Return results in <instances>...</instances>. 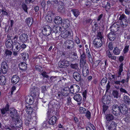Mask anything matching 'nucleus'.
I'll return each instance as SVG.
<instances>
[{
  "label": "nucleus",
  "instance_id": "obj_16",
  "mask_svg": "<svg viewBox=\"0 0 130 130\" xmlns=\"http://www.w3.org/2000/svg\"><path fill=\"white\" fill-rule=\"evenodd\" d=\"M13 121L15 122L14 124H15V126L17 127L21 128V127H22V122L21 119H20L19 118H18V119H16V121Z\"/></svg>",
  "mask_w": 130,
  "mask_h": 130
},
{
  "label": "nucleus",
  "instance_id": "obj_21",
  "mask_svg": "<svg viewBox=\"0 0 130 130\" xmlns=\"http://www.w3.org/2000/svg\"><path fill=\"white\" fill-rule=\"evenodd\" d=\"M33 19L32 18H27L25 20V23L29 27H30L32 23Z\"/></svg>",
  "mask_w": 130,
  "mask_h": 130
},
{
  "label": "nucleus",
  "instance_id": "obj_1",
  "mask_svg": "<svg viewBox=\"0 0 130 130\" xmlns=\"http://www.w3.org/2000/svg\"><path fill=\"white\" fill-rule=\"evenodd\" d=\"M128 112L127 106L125 104H121L119 106L117 105H114V115L118 116L120 113L125 115Z\"/></svg>",
  "mask_w": 130,
  "mask_h": 130
},
{
  "label": "nucleus",
  "instance_id": "obj_43",
  "mask_svg": "<svg viewBox=\"0 0 130 130\" xmlns=\"http://www.w3.org/2000/svg\"><path fill=\"white\" fill-rule=\"evenodd\" d=\"M107 79V78L106 77H103L101 80V84L102 86L104 85L106 83Z\"/></svg>",
  "mask_w": 130,
  "mask_h": 130
},
{
  "label": "nucleus",
  "instance_id": "obj_32",
  "mask_svg": "<svg viewBox=\"0 0 130 130\" xmlns=\"http://www.w3.org/2000/svg\"><path fill=\"white\" fill-rule=\"evenodd\" d=\"M13 46L15 48V49L16 50H20L21 48L20 44L18 42L16 41H14V42L13 45L12 46V48H13Z\"/></svg>",
  "mask_w": 130,
  "mask_h": 130
},
{
  "label": "nucleus",
  "instance_id": "obj_10",
  "mask_svg": "<svg viewBox=\"0 0 130 130\" xmlns=\"http://www.w3.org/2000/svg\"><path fill=\"white\" fill-rule=\"evenodd\" d=\"M61 81V80L60 78V77L57 76H51L50 78L49 82L50 83L53 84L56 82H59Z\"/></svg>",
  "mask_w": 130,
  "mask_h": 130
},
{
  "label": "nucleus",
  "instance_id": "obj_13",
  "mask_svg": "<svg viewBox=\"0 0 130 130\" xmlns=\"http://www.w3.org/2000/svg\"><path fill=\"white\" fill-rule=\"evenodd\" d=\"M64 44L67 48L69 49H72L74 46V42L71 40H67L64 42Z\"/></svg>",
  "mask_w": 130,
  "mask_h": 130
},
{
  "label": "nucleus",
  "instance_id": "obj_35",
  "mask_svg": "<svg viewBox=\"0 0 130 130\" xmlns=\"http://www.w3.org/2000/svg\"><path fill=\"white\" fill-rule=\"evenodd\" d=\"M42 125L45 128H47L49 127H50V124L49 123L48 120H46V121H45L42 123Z\"/></svg>",
  "mask_w": 130,
  "mask_h": 130
},
{
  "label": "nucleus",
  "instance_id": "obj_17",
  "mask_svg": "<svg viewBox=\"0 0 130 130\" xmlns=\"http://www.w3.org/2000/svg\"><path fill=\"white\" fill-rule=\"evenodd\" d=\"M62 19L59 16H56L54 18V22L57 25L61 24L62 23Z\"/></svg>",
  "mask_w": 130,
  "mask_h": 130
},
{
  "label": "nucleus",
  "instance_id": "obj_6",
  "mask_svg": "<svg viewBox=\"0 0 130 130\" xmlns=\"http://www.w3.org/2000/svg\"><path fill=\"white\" fill-rule=\"evenodd\" d=\"M10 111L9 115L12 119V121H16V119L19 118L17 110L14 108H12L10 109Z\"/></svg>",
  "mask_w": 130,
  "mask_h": 130
},
{
  "label": "nucleus",
  "instance_id": "obj_20",
  "mask_svg": "<svg viewBox=\"0 0 130 130\" xmlns=\"http://www.w3.org/2000/svg\"><path fill=\"white\" fill-rule=\"evenodd\" d=\"M19 77L16 75L13 76L11 79V82L13 84H16L17 83L19 80Z\"/></svg>",
  "mask_w": 130,
  "mask_h": 130
},
{
  "label": "nucleus",
  "instance_id": "obj_60",
  "mask_svg": "<svg viewBox=\"0 0 130 130\" xmlns=\"http://www.w3.org/2000/svg\"><path fill=\"white\" fill-rule=\"evenodd\" d=\"M101 60H97L95 62V66L96 67L98 66H100V64L101 63ZM101 65V64H100Z\"/></svg>",
  "mask_w": 130,
  "mask_h": 130
},
{
  "label": "nucleus",
  "instance_id": "obj_64",
  "mask_svg": "<svg viewBox=\"0 0 130 130\" xmlns=\"http://www.w3.org/2000/svg\"><path fill=\"white\" fill-rule=\"evenodd\" d=\"M129 46L126 45L124 48L123 51L124 53H125L128 52V50Z\"/></svg>",
  "mask_w": 130,
  "mask_h": 130
},
{
  "label": "nucleus",
  "instance_id": "obj_57",
  "mask_svg": "<svg viewBox=\"0 0 130 130\" xmlns=\"http://www.w3.org/2000/svg\"><path fill=\"white\" fill-rule=\"evenodd\" d=\"M22 7L24 10L26 12L28 13L27 12L28 8L27 5L25 4H23L22 5Z\"/></svg>",
  "mask_w": 130,
  "mask_h": 130
},
{
  "label": "nucleus",
  "instance_id": "obj_40",
  "mask_svg": "<svg viewBox=\"0 0 130 130\" xmlns=\"http://www.w3.org/2000/svg\"><path fill=\"white\" fill-rule=\"evenodd\" d=\"M78 58L77 53L74 52L73 53L72 56L71 57V61H73L75 60H76Z\"/></svg>",
  "mask_w": 130,
  "mask_h": 130
},
{
  "label": "nucleus",
  "instance_id": "obj_27",
  "mask_svg": "<svg viewBox=\"0 0 130 130\" xmlns=\"http://www.w3.org/2000/svg\"><path fill=\"white\" fill-rule=\"evenodd\" d=\"M90 51L91 50L89 48H87L86 49V53L87 55L89 61L91 63H92L93 62V60L90 54Z\"/></svg>",
  "mask_w": 130,
  "mask_h": 130
},
{
  "label": "nucleus",
  "instance_id": "obj_7",
  "mask_svg": "<svg viewBox=\"0 0 130 130\" xmlns=\"http://www.w3.org/2000/svg\"><path fill=\"white\" fill-rule=\"evenodd\" d=\"M73 75V78L77 82H80V85H83V79L81 78V75L80 73L77 72H74Z\"/></svg>",
  "mask_w": 130,
  "mask_h": 130
},
{
  "label": "nucleus",
  "instance_id": "obj_4",
  "mask_svg": "<svg viewBox=\"0 0 130 130\" xmlns=\"http://www.w3.org/2000/svg\"><path fill=\"white\" fill-rule=\"evenodd\" d=\"M113 42H109L108 44V48L109 50H108L106 52L107 56L109 58V60L112 64H113V62L112 61L114 60V50L113 49Z\"/></svg>",
  "mask_w": 130,
  "mask_h": 130
},
{
  "label": "nucleus",
  "instance_id": "obj_38",
  "mask_svg": "<svg viewBox=\"0 0 130 130\" xmlns=\"http://www.w3.org/2000/svg\"><path fill=\"white\" fill-rule=\"evenodd\" d=\"M22 58L24 60H26L28 58L29 55L27 53H23L22 54Z\"/></svg>",
  "mask_w": 130,
  "mask_h": 130
},
{
  "label": "nucleus",
  "instance_id": "obj_41",
  "mask_svg": "<svg viewBox=\"0 0 130 130\" xmlns=\"http://www.w3.org/2000/svg\"><path fill=\"white\" fill-rule=\"evenodd\" d=\"M87 64H86V59H82L80 60V67H82L84 65Z\"/></svg>",
  "mask_w": 130,
  "mask_h": 130
},
{
  "label": "nucleus",
  "instance_id": "obj_2",
  "mask_svg": "<svg viewBox=\"0 0 130 130\" xmlns=\"http://www.w3.org/2000/svg\"><path fill=\"white\" fill-rule=\"evenodd\" d=\"M96 38L93 41V44L95 47L99 48L101 47L103 44L102 40L104 38L103 33H97Z\"/></svg>",
  "mask_w": 130,
  "mask_h": 130
},
{
  "label": "nucleus",
  "instance_id": "obj_45",
  "mask_svg": "<svg viewBox=\"0 0 130 130\" xmlns=\"http://www.w3.org/2000/svg\"><path fill=\"white\" fill-rule=\"evenodd\" d=\"M26 107L27 108V110H26L27 112H28V113L30 114L32 111V108L29 106L27 107V105H26Z\"/></svg>",
  "mask_w": 130,
  "mask_h": 130
},
{
  "label": "nucleus",
  "instance_id": "obj_26",
  "mask_svg": "<svg viewBox=\"0 0 130 130\" xmlns=\"http://www.w3.org/2000/svg\"><path fill=\"white\" fill-rule=\"evenodd\" d=\"M6 78L5 76L2 75L0 77V84L1 85H5L6 84Z\"/></svg>",
  "mask_w": 130,
  "mask_h": 130
},
{
  "label": "nucleus",
  "instance_id": "obj_63",
  "mask_svg": "<svg viewBox=\"0 0 130 130\" xmlns=\"http://www.w3.org/2000/svg\"><path fill=\"white\" fill-rule=\"evenodd\" d=\"M58 4L60 5V6H64V3L63 1H59L58 2Z\"/></svg>",
  "mask_w": 130,
  "mask_h": 130
},
{
  "label": "nucleus",
  "instance_id": "obj_8",
  "mask_svg": "<svg viewBox=\"0 0 130 130\" xmlns=\"http://www.w3.org/2000/svg\"><path fill=\"white\" fill-rule=\"evenodd\" d=\"M34 101V97L32 95L26 96L25 99L26 105L28 106L29 105H32Z\"/></svg>",
  "mask_w": 130,
  "mask_h": 130
},
{
  "label": "nucleus",
  "instance_id": "obj_28",
  "mask_svg": "<svg viewBox=\"0 0 130 130\" xmlns=\"http://www.w3.org/2000/svg\"><path fill=\"white\" fill-rule=\"evenodd\" d=\"M123 64L122 63H121L119 66V71L117 72L118 76L116 77L117 78H118L121 77V72L123 71Z\"/></svg>",
  "mask_w": 130,
  "mask_h": 130
},
{
  "label": "nucleus",
  "instance_id": "obj_18",
  "mask_svg": "<svg viewBox=\"0 0 130 130\" xmlns=\"http://www.w3.org/2000/svg\"><path fill=\"white\" fill-rule=\"evenodd\" d=\"M79 89V86L76 85H75L74 86L71 85L70 87V91L72 93H73L74 92L76 93L77 92H78Z\"/></svg>",
  "mask_w": 130,
  "mask_h": 130
},
{
  "label": "nucleus",
  "instance_id": "obj_61",
  "mask_svg": "<svg viewBox=\"0 0 130 130\" xmlns=\"http://www.w3.org/2000/svg\"><path fill=\"white\" fill-rule=\"evenodd\" d=\"M120 97L118 92L117 91H114V98H118Z\"/></svg>",
  "mask_w": 130,
  "mask_h": 130
},
{
  "label": "nucleus",
  "instance_id": "obj_12",
  "mask_svg": "<svg viewBox=\"0 0 130 130\" xmlns=\"http://www.w3.org/2000/svg\"><path fill=\"white\" fill-rule=\"evenodd\" d=\"M82 67H83V75L84 77H86L89 74L88 66V64H86Z\"/></svg>",
  "mask_w": 130,
  "mask_h": 130
},
{
  "label": "nucleus",
  "instance_id": "obj_44",
  "mask_svg": "<svg viewBox=\"0 0 130 130\" xmlns=\"http://www.w3.org/2000/svg\"><path fill=\"white\" fill-rule=\"evenodd\" d=\"M52 15H53V13H52ZM52 15H50L46 17V19L47 21L50 22L52 21Z\"/></svg>",
  "mask_w": 130,
  "mask_h": 130
},
{
  "label": "nucleus",
  "instance_id": "obj_58",
  "mask_svg": "<svg viewBox=\"0 0 130 130\" xmlns=\"http://www.w3.org/2000/svg\"><path fill=\"white\" fill-rule=\"evenodd\" d=\"M46 72L45 71L41 73V75L44 78H48L49 76L46 74Z\"/></svg>",
  "mask_w": 130,
  "mask_h": 130
},
{
  "label": "nucleus",
  "instance_id": "obj_11",
  "mask_svg": "<svg viewBox=\"0 0 130 130\" xmlns=\"http://www.w3.org/2000/svg\"><path fill=\"white\" fill-rule=\"evenodd\" d=\"M31 95L33 96H36L38 94V89L36 87H31L30 90Z\"/></svg>",
  "mask_w": 130,
  "mask_h": 130
},
{
  "label": "nucleus",
  "instance_id": "obj_23",
  "mask_svg": "<svg viewBox=\"0 0 130 130\" xmlns=\"http://www.w3.org/2000/svg\"><path fill=\"white\" fill-rule=\"evenodd\" d=\"M102 6L105 8L106 10L107 11L110 8V4L108 2H104L102 3Z\"/></svg>",
  "mask_w": 130,
  "mask_h": 130
},
{
  "label": "nucleus",
  "instance_id": "obj_50",
  "mask_svg": "<svg viewBox=\"0 0 130 130\" xmlns=\"http://www.w3.org/2000/svg\"><path fill=\"white\" fill-rule=\"evenodd\" d=\"M78 66V64L76 63L74 64L71 63L70 64V66L71 68L76 69H77Z\"/></svg>",
  "mask_w": 130,
  "mask_h": 130
},
{
  "label": "nucleus",
  "instance_id": "obj_48",
  "mask_svg": "<svg viewBox=\"0 0 130 130\" xmlns=\"http://www.w3.org/2000/svg\"><path fill=\"white\" fill-rule=\"evenodd\" d=\"M120 50L117 47L114 48V54L116 55H118L120 53Z\"/></svg>",
  "mask_w": 130,
  "mask_h": 130
},
{
  "label": "nucleus",
  "instance_id": "obj_39",
  "mask_svg": "<svg viewBox=\"0 0 130 130\" xmlns=\"http://www.w3.org/2000/svg\"><path fill=\"white\" fill-rule=\"evenodd\" d=\"M58 11L61 13H64L65 12V8L64 6H59L58 8Z\"/></svg>",
  "mask_w": 130,
  "mask_h": 130
},
{
  "label": "nucleus",
  "instance_id": "obj_37",
  "mask_svg": "<svg viewBox=\"0 0 130 130\" xmlns=\"http://www.w3.org/2000/svg\"><path fill=\"white\" fill-rule=\"evenodd\" d=\"M117 78V81L115 79V81H114V87L117 89H119L120 87V81L118 80Z\"/></svg>",
  "mask_w": 130,
  "mask_h": 130
},
{
  "label": "nucleus",
  "instance_id": "obj_49",
  "mask_svg": "<svg viewBox=\"0 0 130 130\" xmlns=\"http://www.w3.org/2000/svg\"><path fill=\"white\" fill-rule=\"evenodd\" d=\"M70 33H61L60 35L63 38H67Z\"/></svg>",
  "mask_w": 130,
  "mask_h": 130
},
{
  "label": "nucleus",
  "instance_id": "obj_19",
  "mask_svg": "<svg viewBox=\"0 0 130 130\" xmlns=\"http://www.w3.org/2000/svg\"><path fill=\"white\" fill-rule=\"evenodd\" d=\"M28 36L25 33L22 34L20 37V40L23 42H26L28 40Z\"/></svg>",
  "mask_w": 130,
  "mask_h": 130
},
{
  "label": "nucleus",
  "instance_id": "obj_36",
  "mask_svg": "<svg viewBox=\"0 0 130 130\" xmlns=\"http://www.w3.org/2000/svg\"><path fill=\"white\" fill-rule=\"evenodd\" d=\"M5 53L4 56L5 58L7 56H10L12 54V52L8 49L5 50Z\"/></svg>",
  "mask_w": 130,
  "mask_h": 130
},
{
  "label": "nucleus",
  "instance_id": "obj_53",
  "mask_svg": "<svg viewBox=\"0 0 130 130\" xmlns=\"http://www.w3.org/2000/svg\"><path fill=\"white\" fill-rule=\"evenodd\" d=\"M86 109L83 107H80L79 108V112L81 114L85 113Z\"/></svg>",
  "mask_w": 130,
  "mask_h": 130
},
{
  "label": "nucleus",
  "instance_id": "obj_52",
  "mask_svg": "<svg viewBox=\"0 0 130 130\" xmlns=\"http://www.w3.org/2000/svg\"><path fill=\"white\" fill-rule=\"evenodd\" d=\"M80 59H85L86 58V56L84 52H83V54H82L80 52Z\"/></svg>",
  "mask_w": 130,
  "mask_h": 130
},
{
  "label": "nucleus",
  "instance_id": "obj_29",
  "mask_svg": "<svg viewBox=\"0 0 130 130\" xmlns=\"http://www.w3.org/2000/svg\"><path fill=\"white\" fill-rule=\"evenodd\" d=\"M73 99L76 101L80 102L82 100V97L79 94H78L74 95Z\"/></svg>",
  "mask_w": 130,
  "mask_h": 130
},
{
  "label": "nucleus",
  "instance_id": "obj_31",
  "mask_svg": "<svg viewBox=\"0 0 130 130\" xmlns=\"http://www.w3.org/2000/svg\"><path fill=\"white\" fill-rule=\"evenodd\" d=\"M13 43L12 41L10 39L7 40L6 42V45L7 48H10L11 47Z\"/></svg>",
  "mask_w": 130,
  "mask_h": 130
},
{
  "label": "nucleus",
  "instance_id": "obj_34",
  "mask_svg": "<svg viewBox=\"0 0 130 130\" xmlns=\"http://www.w3.org/2000/svg\"><path fill=\"white\" fill-rule=\"evenodd\" d=\"M71 11L72 12L74 15L77 17L79 15L80 12L79 11L76 9H72L71 10Z\"/></svg>",
  "mask_w": 130,
  "mask_h": 130
},
{
  "label": "nucleus",
  "instance_id": "obj_5",
  "mask_svg": "<svg viewBox=\"0 0 130 130\" xmlns=\"http://www.w3.org/2000/svg\"><path fill=\"white\" fill-rule=\"evenodd\" d=\"M128 23L126 20L125 19L123 21H121V24H118L117 23L114 22V32H119L122 27H126L128 25Z\"/></svg>",
  "mask_w": 130,
  "mask_h": 130
},
{
  "label": "nucleus",
  "instance_id": "obj_55",
  "mask_svg": "<svg viewBox=\"0 0 130 130\" xmlns=\"http://www.w3.org/2000/svg\"><path fill=\"white\" fill-rule=\"evenodd\" d=\"M110 125H109L108 127V129L109 130H112L111 128H112L114 127V122L113 121L110 122Z\"/></svg>",
  "mask_w": 130,
  "mask_h": 130
},
{
  "label": "nucleus",
  "instance_id": "obj_54",
  "mask_svg": "<svg viewBox=\"0 0 130 130\" xmlns=\"http://www.w3.org/2000/svg\"><path fill=\"white\" fill-rule=\"evenodd\" d=\"M85 6L87 7H89L91 6V4L90 2L89 1H86L85 3Z\"/></svg>",
  "mask_w": 130,
  "mask_h": 130
},
{
  "label": "nucleus",
  "instance_id": "obj_30",
  "mask_svg": "<svg viewBox=\"0 0 130 130\" xmlns=\"http://www.w3.org/2000/svg\"><path fill=\"white\" fill-rule=\"evenodd\" d=\"M19 68L21 70H25L27 68L26 64L24 62H22L19 65Z\"/></svg>",
  "mask_w": 130,
  "mask_h": 130
},
{
  "label": "nucleus",
  "instance_id": "obj_56",
  "mask_svg": "<svg viewBox=\"0 0 130 130\" xmlns=\"http://www.w3.org/2000/svg\"><path fill=\"white\" fill-rule=\"evenodd\" d=\"M86 116L87 118L88 119H89L91 117V113L88 110L86 111V112H85Z\"/></svg>",
  "mask_w": 130,
  "mask_h": 130
},
{
  "label": "nucleus",
  "instance_id": "obj_14",
  "mask_svg": "<svg viewBox=\"0 0 130 130\" xmlns=\"http://www.w3.org/2000/svg\"><path fill=\"white\" fill-rule=\"evenodd\" d=\"M57 0H48L47 2V5L50 7L56 6L58 4Z\"/></svg>",
  "mask_w": 130,
  "mask_h": 130
},
{
  "label": "nucleus",
  "instance_id": "obj_25",
  "mask_svg": "<svg viewBox=\"0 0 130 130\" xmlns=\"http://www.w3.org/2000/svg\"><path fill=\"white\" fill-rule=\"evenodd\" d=\"M70 93V91L67 88H63L61 90L60 93L64 96H67Z\"/></svg>",
  "mask_w": 130,
  "mask_h": 130
},
{
  "label": "nucleus",
  "instance_id": "obj_33",
  "mask_svg": "<svg viewBox=\"0 0 130 130\" xmlns=\"http://www.w3.org/2000/svg\"><path fill=\"white\" fill-rule=\"evenodd\" d=\"M123 99L124 103L126 104H130V98L129 96L126 95H124Z\"/></svg>",
  "mask_w": 130,
  "mask_h": 130
},
{
  "label": "nucleus",
  "instance_id": "obj_62",
  "mask_svg": "<svg viewBox=\"0 0 130 130\" xmlns=\"http://www.w3.org/2000/svg\"><path fill=\"white\" fill-rule=\"evenodd\" d=\"M125 15L123 14L120 16L119 18V20L120 21V22L125 19Z\"/></svg>",
  "mask_w": 130,
  "mask_h": 130
},
{
  "label": "nucleus",
  "instance_id": "obj_51",
  "mask_svg": "<svg viewBox=\"0 0 130 130\" xmlns=\"http://www.w3.org/2000/svg\"><path fill=\"white\" fill-rule=\"evenodd\" d=\"M102 102L104 104H108L109 103V102L110 103V101L109 99L107 100V99L106 98H103Z\"/></svg>",
  "mask_w": 130,
  "mask_h": 130
},
{
  "label": "nucleus",
  "instance_id": "obj_15",
  "mask_svg": "<svg viewBox=\"0 0 130 130\" xmlns=\"http://www.w3.org/2000/svg\"><path fill=\"white\" fill-rule=\"evenodd\" d=\"M61 24L63 27V28H64V29H66L70 26V21L68 20L65 19L63 21H62V23Z\"/></svg>",
  "mask_w": 130,
  "mask_h": 130
},
{
  "label": "nucleus",
  "instance_id": "obj_42",
  "mask_svg": "<svg viewBox=\"0 0 130 130\" xmlns=\"http://www.w3.org/2000/svg\"><path fill=\"white\" fill-rule=\"evenodd\" d=\"M113 116L111 114H108L106 115V119L107 121L111 120H113Z\"/></svg>",
  "mask_w": 130,
  "mask_h": 130
},
{
  "label": "nucleus",
  "instance_id": "obj_59",
  "mask_svg": "<svg viewBox=\"0 0 130 130\" xmlns=\"http://www.w3.org/2000/svg\"><path fill=\"white\" fill-rule=\"evenodd\" d=\"M100 64H101V65H100V68H102V70L103 71L105 70L106 68V66L104 65L103 63H102V62H101L100 64Z\"/></svg>",
  "mask_w": 130,
  "mask_h": 130
},
{
  "label": "nucleus",
  "instance_id": "obj_3",
  "mask_svg": "<svg viewBox=\"0 0 130 130\" xmlns=\"http://www.w3.org/2000/svg\"><path fill=\"white\" fill-rule=\"evenodd\" d=\"M114 85V75L111 74H109V80L108 83L107 84L106 86V91H108L109 92L111 91L113 89ZM112 94L114 95V90H112Z\"/></svg>",
  "mask_w": 130,
  "mask_h": 130
},
{
  "label": "nucleus",
  "instance_id": "obj_24",
  "mask_svg": "<svg viewBox=\"0 0 130 130\" xmlns=\"http://www.w3.org/2000/svg\"><path fill=\"white\" fill-rule=\"evenodd\" d=\"M52 28L49 25H46L44 26L42 29V32H51Z\"/></svg>",
  "mask_w": 130,
  "mask_h": 130
},
{
  "label": "nucleus",
  "instance_id": "obj_22",
  "mask_svg": "<svg viewBox=\"0 0 130 130\" xmlns=\"http://www.w3.org/2000/svg\"><path fill=\"white\" fill-rule=\"evenodd\" d=\"M56 117L55 116H52L48 120L49 123L51 125H53L56 123Z\"/></svg>",
  "mask_w": 130,
  "mask_h": 130
},
{
  "label": "nucleus",
  "instance_id": "obj_46",
  "mask_svg": "<svg viewBox=\"0 0 130 130\" xmlns=\"http://www.w3.org/2000/svg\"><path fill=\"white\" fill-rule=\"evenodd\" d=\"M1 68H8V66L6 62L4 61L2 62L1 64Z\"/></svg>",
  "mask_w": 130,
  "mask_h": 130
},
{
  "label": "nucleus",
  "instance_id": "obj_47",
  "mask_svg": "<svg viewBox=\"0 0 130 130\" xmlns=\"http://www.w3.org/2000/svg\"><path fill=\"white\" fill-rule=\"evenodd\" d=\"M113 34L114 33H109L108 35V37L110 41H113L114 40Z\"/></svg>",
  "mask_w": 130,
  "mask_h": 130
},
{
  "label": "nucleus",
  "instance_id": "obj_9",
  "mask_svg": "<svg viewBox=\"0 0 130 130\" xmlns=\"http://www.w3.org/2000/svg\"><path fill=\"white\" fill-rule=\"evenodd\" d=\"M65 59L61 58L60 61L59 62L58 64L59 67L62 68L69 66V61L66 60Z\"/></svg>",
  "mask_w": 130,
  "mask_h": 130
}]
</instances>
